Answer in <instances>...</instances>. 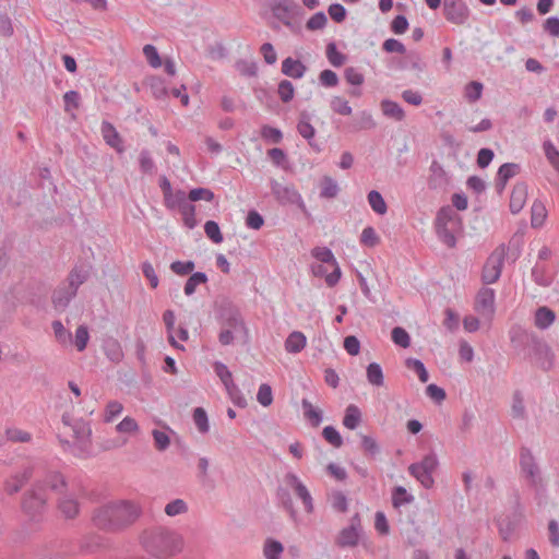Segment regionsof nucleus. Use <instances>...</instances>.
Wrapping results in <instances>:
<instances>
[{
    "label": "nucleus",
    "mask_w": 559,
    "mask_h": 559,
    "mask_svg": "<svg viewBox=\"0 0 559 559\" xmlns=\"http://www.w3.org/2000/svg\"><path fill=\"white\" fill-rule=\"evenodd\" d=\"M520 466L531 485L535 486L538 480L539 469L532 452L526 448H522L521 450Z\"/></svg>",
    "instance_id": "dca6fc26"
},
{
    "label": "nucleus",
    "mask_w": 559,
    "mask_h": 559,
    "mask_svg": "<svg viewBox=\"0 0 559 559\" xmlns=\"http://www.w3.org/2000/svg\"><path fill=\"white\" fill-rule=\"evenodd\" d=\"M100 132L107 145L115 148L118 153L124 151L122 138L112 123L104 120L102 122Z\"/></svg>",
    "instance_id": "6ab92c4d"
},
{
    "label": "nucleus",
    "mask_w": 559,
    "mask_h": 559,
    "mask_svg": "<svg viewBox=\"0 0 559 559\" xmlns=\"http://www.w3.org/2000/svg\"><path fill=\"white\" fill-rule=\"evenodd\" d=\"M307 343V338L304 333L299 331L292 332L285 341V349L288 353L297 354L301 352Z\"/></svg>",
    "instance_id": "c85d7f7f"
},
{
    "label": "nucleus",
    "mask_w": 559,
    "mask_h": 559,
    "mask_svg": "<svg viewBox=\"0 0 559 559\" xmlns=\"http://www.w3.org/2000/svg\"><path fill=\"white\" fill-rule=\"evenodd\" d=\"M331 109L342 116H349L352 114V107L348 102L341 96H334L330 103Z\"/></svg>",
    "instance_id": "864d4df0"
},
{
    "label": "nucleus",
    "mask_w": 559,
    "mask_h": 559,
    "mask_svg": "<svg viewBox=\"0 0 559 559\" xmlns=\"http://www.w3.org/2000/svg\"><path fill=\"white\" fill-rule=\"evenodd\" d=\"M326 58L329 62L335 68L342 67L347 59L346 55L337 50L336 44L334 41H331L326 45Z\"/></svg>",
    "instance_id": "ea45409f"
},
{
    "label": "nucleus",
    "mask_w": 559,
    "mask_h": 559,
    "mask_svg": "<svg viewBox=\"0 0 559 559\" xmlns=\"http://www.w3.org/2000/svg\"><path fill=\"white\" fill-rule=\"evenodd\" d=\"M164 203L168 210L178 209L180 214L187 210L192 211L194 206L189 200V195L181 189L176 190L175 194L169 200H165Z\"/></svg>",
    "instance_id": "5701e85b"
},
{
    "label": "nucleus",
    "mask_w": 559,
    "mask_h": 559,
    "mask_svg": "<svg viewBox=\"0 0 559 559\" xmlns=\"http://www.w3.org/2000/svg\"><path fill=\"white\" fill-rule=\"evenodd\" d=\"M391 338L393 343L402 348L411 346V336L408 332L402 326H395L391 331Z\"/></svg>",
    "instance_id": "a18cd8bd"
},
{
    "label": "nucleus",
    "mask_w": 559,
    "mask_h": 559,
    "mask_svg": "<svg viewBox=\"0 0 559 559\" xmlns=\"http://www.w3.org/2000/svg\"><path fill=\"white\" fill-rule=\"evenodd\" d=\"M267 3L277 20L293 32H299V26L292 21L294 16L304 13L302 8L298 3L289 0H267Z\"/></svg>",
    "instance_id": "423d86ee"
},
{
    "label": "nucleus",
    "mask_w": 559,
    "mask_h": 559,
    "mask_svg": "<svg viewBox=\"0 0 559 559\" xmlns=\"http://www.w3.org/2000/svg\"><path fill=\"white\" fill-rule=\"evenodd\" d=\"M270 187L272 194L281 205L297 204L300 210L306 212L301 195L293 186H283L275 179H271Z\"/></svg>",
    "instance_id": "9b49d317"
},
{
    "label": "nucleus",
    "mask_w": 559,
    "mask_h": 559,
    "mask_svg": "<svg viewBox=\"0 0 559 559\" xmlns=\"http://www.w3.org/2000/svg\"><path fill=\"white\" fill-rule=\"evenodd\" d=\"M376 126L371 114L366 110L358 112L353 122V128L356 131L374 129Z\"/></svg>",
    "instance_id": "c9c22d12"
},
{
    "label": "nucleus",
    "mask_w": 559,
    "mask_h": 559,
    "mask_svg": "<svg viewBox=\"0 0 559 559\" xmlns=\"http://www.w3.org/2000/svg\"><path fill=\"white\" fill-rule=\"evenodd\" d=\"M438 467V459L435 453H429L420 462L413 463L408 467L409 474L425 488H431L435 484L432 473Z\"/></svg>",
    "instance_id": "0eeeda50"
},
{
    "label": "nucleus",
    "mask_w": 559,
    "mask_h": 559,
    "mask_svg": "<svg viewBox=\"0 0 559 559\" xmlns=\"http://www.w3.org/2000/svg\"><path fill=\"white\" fill-rule=\"evenodd\" d=\"M33 472V467L27 466L23 468V471L10 476L4 481V491L10 496L17 493L22 489V487L32 478Z\"/></svg>",
    "instance_id": "2eb2a0df"
},
{
    "label": "nucleus",
    "mask_w": 559,
    "mask_h": 559,
    "mask_svg": "<svg viewBox=\"0 0 559 559\" xmlns=\"http://www.w3.org/2000/svg\"><path fill=\"white\" fill-rule=\"evenodd\" d=\"M284 547L278 540L272 538L265 540L263 552L266 559H280Z\"/></svg>",
    "instance_id": "c03bdc74"
},
{
    "label": "nucleus",
    "mask_w": 559,
    "mask_h": 559,
    "mask_svg": "<svg viewBox=\"0 0 559 559\" xmlns=\"http://www.w3.org/2000/svg\"><path fill=\"white\" fill-rule=\"evenodd\" d=\"M367 380L370 384L376 386L383 385L384 377L381 366L378 362H370L367 366Z\"/></svg>",
    "instance_id": "58836bf2"
},
{
    "label": "nucleus",
    "mask_w": 559,
    "mask_h": 559,
    "mask_svg": "<svg viewBox=\"0 0 559 559\" xmlns=\"http://www.w3.org/2000/svg\"><path fill=\"white\" fill-rule=\"evenodd\" d=\"M143 53L152 68H159L162 66V59L155 46L151 44L145 45Z\"/></svg>",
    "instance_id": "e2e57ef3"
},
{
    "label": "nucleus",
    "mask_w": 559,
    "mask_h": 559,
    "mask_svg": "<svg viewBox=\"0 0 559 559\" xmlns=\"http://www.w3.org/2000/svg\"><path fill=\"white\" fill-rule=\"evenodd\" d=\"M66 488L67 480L60 472H47L23 493L21 501L23 513L37 521L47 509L49 493L61 495Z\"/></svg>",
    "instance_id": "f03ea898"
},
{
    "label": "nucleus",
    "mask_w": 559,
    "mask_h": 559,
    "mask_svg": "<svg viewBox=\"0 0 559 559\" xmlns=\"http://www.w3.org/2000/svg\"><path fill=\"white\" fill-rule=\"evenodd\" d=\"M404 57L396 61V68L399 70L413 69L418 72H423L426 68V63L423 61L421 56L416 50H405Z\"/></svg>",
    "instance_id": "aec40b11"
},
{
    "label": "nucleus",
    "mask_w": 559,
    "mask_h": 559,
    "mask_svg": "<svg viewBox=\"0 0 559 559\" xmlns=\"http://www.w3.org/2000/svg\"><path fill=\"white\" fill-rule=\"evenodd\" d=\"M311 253L312 257L322 264H330L334 267L333 271L325 276L326 285L329 287H334L342 276V271L331 249L326 247H316L312 249Z\"/></svg>",
    "instance_id": "f8f14e48"
},
{
    "label": "nucleus",
    "mask_w": 559,
    "mask_h": 559,
    "mask_svg": "<svg viewBox=\"0 0 559 559\" xmlns=\"http://www.w3.org/2000/svg\"><path fill=\"white\" fill-rule=\"evenodd\" d=\"M322 437L334 448H341L343 445V438L333 426H325L322 430Z\"/></svg>",
    "instance_id": "09e8293b"
},
{
    "label": "nucleus",
    "mask_w": 559,
    "mask_h": 559,
    "mask_svg": "<svg viewBox=\"0 0 559 559\" xmlns=\"http://www.w3.org/2000/svg\"><path fill=\"white\" fill-rule=\"evenodd\" d=\"M512 342H519V345L523 347L524 358L532 365L543 371H549L554 368L555 353L548 343L536 333L523 331L516 337L513 336Z\"/></svg>",
    "instance_id": "20e7f679"
},
{
    "label": "nucleus",
    "mask_w": 559,
    "mask_h": 559,
    "mask_svg": "<svg viewBox=\"0 0 559 559\" xmlns=\"http://www.w3.org/2000/svg\"><path fill=\"white\" fill-rule=\"evenodd\" d=\"M499 534L507 542L515 530V522L509 516L498 520Z\"/></svg>",
    "instance_id": "69168bd1"
},
{
    "label": "nucleus",
    "mask_w": 559,
    "mask_h": 559,
    "mask_svg": "<svg viewBox=\"0 0 559 559\" xmlns=\"http://www.w3.org/2000/svg\"><path fill=\"white\" fill-rule=\"evenodd\" d=\"M368 203L371 206V209L379 215H384L388 211L386 203L381 195V193L377 190H371L368 195Z\"/></svg>",
    "instance_id": "4c0bfd02"
},
{
    "label": "nucleus",
    "mask_w": 559,
    "mask_h": 559,
    "mask_svg": "<svg viewBox=\"0 0 559 559\" xmlns=\"http://www.w3.org/2000/svg\"><path fill=\"white\" fill-rule=\"evenodd\" d=\"M332 508L341 513H345L348 509V501L346 496L342 491H334L331 495Z\"/></svg>",
    "instance_id": "338daca9"
},
{
    "label": "nucleus",
    "mask_w": 559,
    "mask_h": 559,
    "mask_svg": "<svg viewBox=\"0 0 559 559\" xmlns=\"http://www.w3.org/2000/svg\"><path fill=\"white\" fill-rule=\"evenodd\" d=\"M546 218V209L539 202H534L532 206L531 225L534 228L540 227Z\"/></svg>",
    "instance_id": "3c124183"
},
{
    "label": "nucleus",
    "mask_w": 559,
    "mask_h": 559,
    "mask_svg": "<svg viewBox=\"0 0 559 559\" xmlns=\"http://www.w3.org/2000/svg\"><path fill=\"white\" fill-rule=\"evenodd\" d=\"M261 136L274 144H278L283 140V133L280 129L271 127L269 124H264L261 128Z\"/></svg>",
    "instance_id": "5fc2aeb1"
},
{
    "label": "nucleus",
    "mask_w": 559,
    "mask_h": 559,
    "mask_svg": "<svg viewBox=\"0 0 559 559\" xmlns=\"http://www.w3.org/2000/svg\"><path fill=\"white\" fill-rule=\"evenodd\" d=\"M219 319L222 328L230 329L235 332H243L247 334V328L240 309L234 304L227 301L221 306Z\"/></svg>",
    "instance_id": "1a4fd4ad"
},
{
    "label": "nucleus",
    "mask_w": 559,
    "mask_h": 559,
    "mask_svg": "<svg viewBox=\"0 0 559 559\" xmlns=\"http://www.w3.org/2000/svg\"><path fill=\"white\" fill-rule=\"evenodd\" d=\"M188 510L187 503L182 499H175L166 504L165 513L168 516H176L186 513Z\"/></svg>",
    "instance_id": "0e129e2a"
},
{
    "label": "nucleus",
    "mask_w": 559,
    "mask_h": 559,
    "mask_svg": "<svg viewBox=\"0 0 559 559\" xmlns=\"http://www.w3.org/2000/svg\"><path fill=\"white\" fill-rule=\"evenodd\" d=\"M142 514L141 507L131 500H118L96 508L93 525L107 533H118L133 525Z\"/></svg>",
    "instance_id": "f257e3e1"
},
{
    "label": "nucleus",
    "mask_w": 559,
    "mask_h": 559,
    "mask_svg": "<svg viewBox=\"0 0 559 559\" xmlns=\"http://www.w3.org/2000/svg\"><path fill=\"white\" fill-rule=\"evenodd\" d=\"M414 501L413 495L408 493L403 486L394 487L392 491V504L394 508H399L403 504H408Z\"/></svg>",
    "instance_id": "37998d69"
},
{
    "label": "nucleus",
    "mask_w": 559,
    "mask_h": 559,
    "mask_svg": "<svg viewBox=\"0 0 559 559\" xmlns=\"http://www.w3.org/2000/svg\"><path fill=\"white\" fill-rule=\"evenodd\" d=\"M298 133L308 141V144L317 152L321 151L320 145L313 140L316 135V129L310 122H298Z\"/></svg>",
    "instance_id": "72a5a7b5"
},
{
    "label": "nucleus",
    "mask_w": 559,
    "mask_h": 559,
    "mask_svg": "<svg viewBox=\"0 0 559 559\" xmlns=\"http://www.w3.org/2000/svg\"><path fill=\"white\" fill-rule=\"evenodd\" d=\"M360 242L366 247L373 248L380 242V238L377 235L374 228L368 226L364 228L360 235Z\"/></svg>",
    "instance_id": "13d9d810"
},
{
    "label": "nucleus",
    "mask_w": 559,
    "mask_h": 559,
    "mask_svg": "<svg viewBox=\"0 0 559 559\" xmlns=\"http://www.w3.org/2000/svg\"><path fill=\"white\" fill-rule=\"evenodd\" d=\"M205 235L214 242L221 243L224 240L223 234L218 224L215 221H207L204 224Z\"/></svg>",
    "instance_id": "8fccbe9b"
},
{
    "label": "nucleus",
    "mask_w": 559,
    "mask_h": 559,
    "mask_svg": "<svg viewBox=\"0 0 559 559\" xmlns=\"http://www.w3.org/2000/svg\"><path fill=\"white\" fill-rule=\"evenodd\" d=\"M556 320V313L550 308L543 306L535 311V325L540 330L548 329Z\"/></svg>",
    "instance_id": "bb28decb"
},
{
    "label": "nucleus",
    "mask_w": 559,
    "mask_h": 559,
    "mask_svg": "<svg viewBox=\"0 0 559 559\" xmlns=\"http://www.w3.org/2000/svg\"><path fill=\"white\" fill-rule=\"evenodd\" d=\"M435 228L438 238L447 247L454 248L456 246L455 234L463 228L462 218L450 205L442 206L437 213Z\"/></svg>",
    "instance_id": "39448f33"
},
{
    "label": "nucleus",
    "mask_w": 559,
    "mask_h": 559,
    "mask_svg": "<svg viewBox=\"0 0 559 559\" xmlns=\"http://www.w3.org/2000/svg\"><path fill=\"white\" fill-rule=\"evenodd\" d=\"M75 443L73 444L76 456H87L91 452L92 429L88 423L79 419L72 425Z\"/></svg>",
    "instance_id": "9d476101"
},
{
    "label": "nucleus",
    "mask_w": 559,
    "mask_h": 559,
    "mask_svg": "<svg viewBox=\"0 0 559 559\" xmlns=\"http://www.w3.org/2000/svg\"><path fill=\"white\" fill-rule=\"evenodd\" d=\"M214 372L219 378L225 389L229 385L234 384L233 374L227 368V366L221 361H215L213 365Z\"/></svg>",
    "instance_id": "de8ad7c7"
},
{
    "label": "nucleus",
    "mask_w": 559,
    "mask_h": 559,
    "mask_svg": "<svg viewBox=\"0 0 559 559\" xmlns=\"http://www.w3.org/2000/svg\"><path fill=\"white\" fill-rule=\"evenodd\" d=\"M546 272H547L546 267L540 266L538 264H536L532 269L533 281L542 287H549L552 283V281L550 278L546 277Z\"/></svg>",
    "instance_id": "4d7b16f0"
},
{
    "label": "nucleus",
    "mask_w": 559,
    "mask_h": 559,
    "mask_svg": "<svg viewBox=\"0 0 559 559\" xmlns=\"http://www.w3.org/2000/svg\"><path fill=\"white\" fill-rule=\"evenodd\" d=\"M429 170L428 187L435 190L443 189L449 182V177L442 165L438 160H432Z\"/></svg>",
    "instance_id": "412c9836"
},
{
    "label": "nucleus",
    "mask_w": 559,
    "mask_h": 559,
    "mask_svg": "<svg viewBox=\"0 0 559 559\" xmlns=\"http://www.w3.org/2000/svg\"><path fill=\"white\" fill-rule=\"evenodd\" d=\"M193 421L201 433L209 432V417L203 407H195L193 409Z\"/></svg>",
    "instance_id": "49530a36"
},
{
    "label": "nucleus",
    "mask_w": 559,
    "mask_h": 559,
    "mask_svg": "<svg viewBox=\"0 0 559 559\" xmlns=\"http://www.w3.org/2000/svg\"><path fill=\"white\" fill-rule=\"evenodd\" d=\"M360 532L356 531L354 526L344 527L337 538L336 544L340 547H355L358 545Z\"/></svg>",
    "instance_id": "a878e982"
},
{
    "label": "nucleus",
    "mask_w": 559,
    "mask_h": 559,
    "mask_svg": "<svg viewBox=\"0 0 559 559\" xmlns=\"http://www.w3.org/2000/svg\"><path fill=\"white\" fill-rule=\"evenodd\" d=\"M307 71V67L297 59L287 57L282 61V73L293 79H301Z\"/></svg>",
    "instance_id": "b1692460"
},
{
    "label": "nucleus",
    "mask_w": 559,
    "mask_h": 559,
    "mask_svg": "<svg viewBox=\"0 0 559 559\" xmlns=\"http://www.w3.org/2000/svg\"><path fill=\"white\" fill-rule=\"evenodd\" d=\"M511 415L513 418L522 420L527 418L523 394L519 390L514 391L512 395Z\"/></svg>",
    "instance_id": "f704fd0d"
},
{
    "label": "nucleus",
    "mask_w": 559,
    "mask_h": 559,
    "mask_svg": "<svg viewBox=\"0 0 559 559\" xmlns=\"http://www.w3.org/2000/svg\"><path fill=\"white\" fill-rule=\"evenodd\" d=\"M360 423H361L360 409L354 404L348 405L345 409L343 425L347 429L354 430L359 426Z\"/></svg>",
    "instance_id": "2f4dec72"
},
{
    "label": "nucleus",
    "mask_w": 559,
    "mask_h": 559,
    "mask_svg": "<svg viewBox=\"0 0 559 559\" xmlns=\"http://www.w3.org/2000/svg\"><path fill=\"white\" fill-rule=\"evenodd\" d=\"M278 96L283 103H289L295 95V87L288 80H282L277 88Z\"/></svg>",
    "instance_id": "603ef678"
},
{
    "label": "nucleus",
    "mask_w": 559,
    "mask_h": 559,
    "mask_svg": "<svg viewBox=\"0 0 559 559\" xmlns=\"http://www.w3.org/2000/svg\"><path fill=\"white\" fill-rule=\"evenodd\" d=\"M405 366L418 376L420 382L426 383L429 380V373L421 360L417 358H407L405 360Z\"/></svg>",
    "instance_id": "a19ab883"
},
{
    "label": "nucleus",
    "mask_w": 559,
    "mask_h": 559,
    "mask_svg": "<svg viewBox=\"0 0 559 559\" xmlns=\"http://www.w3.org/2000/svg\"><path fill=\"white\" fill-rule=\"evenodd\" d=\"M443 14L445 19L455 24L463 25L469 17V9L463 0H443Z\"/></svg>",
    "instance_id": "ddd939ff"
},
{
    "label": "nucleus",
    "mask_w": 559,
    "mask_h": 559,
    "mask_svg": "<svg viewBox=\"0 0 559 559\" xmlns=\"http://www.w3.org/2000/svg\"><path fill=\"white\" fill-rule=\"evenodd\" d=\"M544 151L549 163L559 173V151L550 141L544 143Z\"/></svg>",
    "instance_id": "774afa93"
},
{
    "label": "nucleus",
    "mask_w": 559,
    "mask_h": 559,
    "mask_svg": "<svg viewBox=\"0 0 559 559\" xmlns=\"http://www.w3.org/2000/svg\"><path fill=\"white\" fill-rule=\"evenodd\" d=\"M75 296L76 293H74V290L71 289L69 285L62 286L58 287L53 292L51 301L57 310H64Z\"/></svg>",
    "instance_id": "393cba45"
},
{
    "label": "nucleus",
    "mask_w": 559,
    "mask_h": 559,
    "mask_svg": "<svg viewBox=\"0 0 559 559\" xmlns=\"http://www.w3.org/2000/svg\"><path fill=\"white\" fill-rule=\"evenodd\" d=\"M301 407L305 418L311 424L312 427H318L322 423V411L316 408L307 399H302Z\"/></svg>",
    "instance_id": "c756f323"
},
{
    "label": "nucleus",
    "mask_w": 559,
    "mask_h": 559,
    "mask_svg": "<svg viewBox=\"0 0 559 559\" xmlns=\"http://www.w3.org/2000/svg\"><path fill=\"white\" fill-rule=\"evenodd\" d=\"M527 198V186L525 182H518L511 192L510 211L518 214L524 206Z\"/></svg>",
    "instance_id": "4be33fe9"
},
{
    "label": "nucleus",
    "mask_w": 559,
    "mask_h": 559,
    "mask_svg": "<svg viewBox=\"0 0 559 559\" xmlns=\"http://www.w3.org/2000/svg\"><path fill=\"white\" fill-rule=\"evenodd\" d=\"M144 549L156 558H168L180 552L183 546L182 537L166 527L146 530L141 536Z\"/></svg>",
    "instance_id": "7ed1b4c3"
},
{
    "label": "nucleus",
    "mask_w": 559,
    "mask_h": 559,
    "mask_svg": "<svg viewBox=\"0 0 559 559\" xmlns=\"http://www.w3.org/2000/svg\"><path fill=\"white\" fill-rule=\"evenodd\" d=\"M328 17L324 12L320 11L314 13L306 23V27L309 31H318L325 27Z\"/></svg>",
    "instance_id": "680f3d73"
},
{
    "label": "nucleus",
    "mask_w": 559,
    "mask_h": 559,
    "mask_svg": "<svg viewBox=\"0 0 559 559\" xmlns=\"http://www.w3.org/2000/svg\"><path fill=\"white\" fill-rule=\"evenodd\" d=\"M170 270L177 274V275H180V276H185V275H191L194 267H195V264L193 261L189 260V261H174L171 264H170Z\"/></svg>",
    "instance_id": "6e6d98bb"
},
{
    "label": "nucleus",
    "mask_w": 559,
    "mask_h": 559,
    "mask_svg": "<svg viewBox=\"0 0 559 559\" xmlns=\"http://www.w3.org/2000/svg\"><path fill=\"white\" fill-rule=\"evenodd\" d=\"M67 489L68 487L64 489L63 493L58 495L57 507L66 519L72 520L79 515L80 503L72 495L67 493Z\"/></svg>",
    "instance_id": "f3484780"
},
{
    "label": "nucleus",
    "mask_w": 559,
    "mask_h": 559,
    "mask_svg": "<svg viewBox=\"0 0 559 559\" xmlns=\"http://www.w3.org/2000/svg\"><path fill=\"white\" fill-rule=\"evenodd\" d=\"M286 485L294 491L304 504L305 511L311 513L313 511V499L308 488L302 484L298 476L294 473H287L284 477Z\"/></svg>",
    "instance_id": "4468645a"
},
{
    "label": "nucleus",
    "mask_w": 559,
    "mask_h": 559,
    "mask_svg": "<svg viewBox=\"0 0 559 559\" xmlns=\"http://www.w3.org/2000/svg\"><path fill=\"white\" fill-rule=\"evenodd\" d=\"M475 308L484 316H491L495 312V290L481 288L476 296Z\"/></svg>",
    "instance_id": "a211bd4d"
},
{
    "label": "nucleus",
    "mask_w": 559,
    "mask_h": 559,
    "mask_svg": "<svg viewBox=\"0 0 559 559\" xmlns=\"http://www.w3.org/2000/svg\"><path fill=\"white\" fill-rule=\"evenodd\" d=\"M506 257V247L504 245L499 246L487 259L484 267L481 280L486 284L496 283L502 271L503 260Z\"/></svg>",
    "instance_id": "6e6552de"
},
{
    "label": "nucleus",
    "mask_w": 559,
    "mask_h": 559,
    "mask_svg": "<svg viewBox=\"0 0 559 559\" xmlns=\"http://www.w3.org/2000/svg\"><path fill=\"white\" fill-rule=\"evenodd\" d=\"M381 110L384 116L396 121H402L405 117V112L401 105L390 99H383L381 102Z\"/></svg>",
    "instance_id": "7c9ffc66"
},
{
    "label": "nucleus",
    "mask_w": 559,
    "mask_h": 559,
    "mask_svg": "<svg viewBox=\"0 0 559 559\" xmlns=\"http://www.w3.org/2000/svg\"><path fill=\"white\" fill-rule=\"evenodd\" d=\"M188 195L191 203L200 200L212 202L215 198L214 193L210 189L201 187L190 190Z\"/></svg>",
    "instance_id": "052dcab7"
},
{
    "label": "nucleus",
    "mask_w": 559,
    "mask_h": 559,
    "mask_svg": "<svg viewBox=\"0 0 559 559\" xmlns=\"http://www.w3.org/2000/svg\"><path fill=\"white\" fill-rule=\"evenodd\" d=\"M338 185L333 178L329 176L323 177L320 191L321 198L333 199L338 194Z\"/></svg>",
    "instance_id": "79ce46f5"
},
{
    "label": "nucleus",
    "mask_w": 559,
    "mask_h": 559,
    "mask_svg": "<svg viewBox=\"0 0 559 559\" xmlns=\"http://www.w3.org/2000/svg\"><path fill=\"white\" fill-rule=\"evenodd\" d=\"M209 278L204 272H194L192 273L185 284V294L187 296H191L194 294L197 287L201 284L207 283Z\"/></svg>",
    "instance_id": "e433bc0d"
},
{
    "label": "nucleus",
    "mask_w": 559,
    "mask_h": 559,
    "mask_svg": "<svg viewBox=\"0 0 559 559\" xmlns=\"http://www.w3.org/2000/svg\"><path fill=\"white\" fill-rule=\"evenodd\" d=\"M276 499L278 503L289 513L290 518L296 519L297 511L294 507L293 499L290 497L288 488L282 486L277 487Z\"/></svg>",
    "instance_id": "473e14b6"
},
{
    "label": "nucleus",
    "mask_w": 559,
    "mask_h": 559,
    "mask_svg": "<svg viewBox=\"0 0 559 559\" xmlns=\"http://www.w3.org/2000/svg\"><path fill=\"white\" fill-rule=\"evenodd\" d=\"M90 277V271L88 269L84 266H74L69 276L68 282L71 289L74 290V293H78V289L80 285L84 284Z\"/></svg>",
    "instance_id": "cd10ccee"
},
{
    "label": "nucleus",
    "mask_w": 559,
    "mask_h": 559,
    "mask_svg": "<svg viewBox=\"0 0 559 559\" xmlns=\"http://www.w3.org/2000/svg\"><path fill=\"white\" fill-rule=\"evenodd\" d=\"M520 171V165L515 163H506L502 164L498 171L497 177L500 179L509 181L511 178H513L516 174Z\"/></svg>",
    "instance_id": "bf43d9fd"
}]
</instances>
